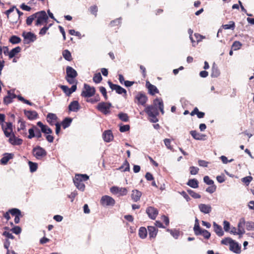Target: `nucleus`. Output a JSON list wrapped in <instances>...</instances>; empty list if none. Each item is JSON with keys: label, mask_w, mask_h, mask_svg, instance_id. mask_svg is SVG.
Listing matches in <instances>:
<instances>
[{"label": "nucleus", "mask_w": 254, "mask_h": 254, "mask_svg": "<svg viewBox=\"0 0 254 254\" xmlns=\"http://www.w3.org/2000/svg\"><path fill=\"white\" fill-rule=\"evenodd\" d=\"M89 179V176L86 174H76L73 179V183L76 187L81 191H84L85 189V185L83 183Z\"/></svg>", "instance_id": "obj_1"}, {"label": "nucleus", "mask_w": 254, "mask_h": 254, "mask_svg": "<svg viewBox=\"0 0 254 254\" xmlns=\"http://www.w3.org/2000/svg\"><path fill=\"white\" fill-rule=\"evenodd\" d=\"M112 107V104L110 102H102L99 103L96 108L99 111L105 115L110 114V108Z\"/></svg>", "instance_id": "obj_2"}, {"label": "nucleus", "mask_w": 254, "mask_h": 254, "mask_svg": "<svg viewBox=\"0 0 254 254\" xmlns=\"http://www.w3.org/2000/svg\"><path fill=\"white\" fill-rule=\"evenodd\" d=\"M95 88L85 83L84 84V90L81 92V96L84 97H91L95 93Z\"/></svg>", "instance_id": "obj_3"}, {"label": "nucleus", "mask_w": 254, "mask_h": 254, "mask_svg": "<svg viewBox=\"0 0 254 254\" xmlns=\"http://www.w3.org/2000/svg\"><path fill=\"white\" fill-rule=\"evenodd\" d=\"M33 156L37 159H41L47 155V152L45 149L40 146H37L32 149Z\"/></svg>", "instance_id": "obj_4"}, {"label": "nucleus", "mask_w": 254, "mask_h": 254, "mask_svg": "<svg viewBox=\"0 0 254 254\" xmlns=\"http://www.w3.org/2000/svg\"><path fill=\"white\" fill-rule=\"evenodd\" d=\"M35 14H37L36 15V18H37L35 23L36 26L41 25L44 21L46 22L48 19V16L44 10L36 12Z\"/></svg>", "instance_id": "obj_5"}, {"label": "nucleus", "mask_w": 254, "mask_h": 254, "mask_svg": "<svg viewBox=\"0 0 254 254\" xmlns=\"http://www.w3.org/2000/svg\"><path fill=\"white\" fill-rule=\"evenodd\" d=\"M22 36L24 38L23 43L25 44H29L34 42L37 39L36 35L31 32H23Z\"/></svg>", "instance_id": "obj_6"}, {"label": "nucleus", "mask_w": 254, "mask_h": 254, "mask_svg": "<svg viewBox=\"0 0 254 254\" xmlns=\"http://www.w3.org/2000/svg\"><path fill=\"white\" fill-rule=\"evenodd\" d=\"M100 203L104 206H113L115 204V200L110 196L104 195L101 199Z\"/></svg>", "instance_id": "obj_7"}, {"label": "nucleus", "mask_w": 254, "mask_h": 254, "mask_svg": "<svg viewBox=\"0 0 254 254\" xmlns=\"http://www.w3.org/2000/svg\"><path fill=\"white\" fill-rule=\"evenodd\" d=\"M110 191L114 194H119L121 196L127 194L128 191L126 188H120L117 186H113L110 188Z\"/></svg>", "instance_id": "obj_8"}, {"label": "nucleus", "mask_w": 254, "mask_h": 254, "mask_svg": "<svg viewBox=\"0 0 254 254\" xmlns=\"http://www.w3.org/2000/svg\"><path fill=\"white\" fill-rule=\"evenodd\" d=\"M108 84L113 90L116 91L117 93L119 94H122L123 93L125 94V95L127 94L126 90L121 86L113 84L111 81H108Z\"/></svg>", "instance_id": "obj_9"}, {"label": "nucleus", "mask_w": 254, "mask_h": 254, "mask_svg": "<svg viewBox=\"0 0 254 254\" xmlns=\"http://www.w3.org/2000/svg\"><path fill=\"white\" fill-rule=\"evenodd\" d=\"M144 112L147 114L148 117L154 116L155 114H159L157 106L154 104L147 106L144 109Z\"/></svg>", "instance_id": "obj_10"}, {"label": "nucleus", "mask_w": 254, "mask_h": 254, "mask_svg": "<svg viewBox=\"0 0 254 254\" xmlns=\"http://www.w3.org/2000/svg\"><path fill=\"white\" fill-rule=\"evenodd\" d=\"M135 98L138 101L137 104L142 106H145L148 99L146 95L142 92H138L135 96Z\"/></svg>", "instance_id": "obj_11"}, {"label": "nucleus", "mask_w": 254, "mask_h": 254, "mask_svg": "<svg viewBox=\"0 0 254 254\" xmlns=\"http://www.w3.org/2000/svg\"><path fill=\"white\" fill-rule=\"evenodd\" d=\"M146 212L148 217L152 220L155 219L158 214V210L155 207L152 206L148 207L146 210Z\"/></svg>", "instance_id": "obj_12"}, {"label": "nucleus", "mask_w": 254, "mask_h": 254, "mask_svg": "<svg viewBox=\"0 0 254 254\" xmlns=\"http://www.w3.org/2000/svg\"><path fill=\"white\" fill-rule=\"evenodd\" d=\"M246 221L244 218H241L238 224V234L240 237H241L245 233L244 226L245 225Z\"/></svg>", "instance_id": "obj_13"}, {"label": "nucleus", "mask_w": 254, "mask_h": 254, "mask_svg": "<svg viewBox=\"0 0 254 254\" xmlns=\"http://www.w3.org/2000/svg\"><path fill=\"white\" fill-rule=\"evenodd\" d=\"M194 234L196 236L202 235L204 239L208 240L211 236L210 233L205 229H202L201 228L194 232Z\"/></svg>", "instance_id": "obj_14"}, {"label": "nucleus", "mask_w": 254, "mask_h": 254, "mask_svg": "<svg viewBox=\"0 0 254 254\" xmlns=\"http://www.w3.org/2000/svg\"><path fill=\"white\" fill-rule=\"evenodd\" d=\"M66 76L65 77H70V78H74L77 76L76 71L72 67L67 66L66 68Z\"/></svg>", "instance_id": "obj_15"}, {"label": "nucleus", "mask_w": 254, "mask_h": 254, "mask_svg": "<svg viewBox=\"0 0 254 254\" xmlns=\"http://www.w3.org/2000/svg\"><path fill=\"white\" fill-rule=\"evenodd\" d=\"M199 210L203 213L208 214L212 210V207L209 204H199L198 205Z\"/></svg>", "instance_id": "obj_16"}, {"label": "nucleus", "mask_w": 254, "mask_h": 254, "mask_svg": "<svg viewBox=\"0 0 254 254\" xmlns=\"http://www.w3.org/2000/svg\"><path fill=\"white\" fill-rule=\"evenodd\" d=\"M16 97V95L14 93H11L10 91H8L7 95L3 98V103L5 105H8L12 102L13 99Z\"/></svg>", "instance_id": "obj_17"}, {"label": "nucleus", "mask_w": 254, "mask_h": 254, "mask_svg": "<svg viewBox=\"0 0 254 254\" xmlns=\"http://www.w3.org/2000/svg\"><path fill=\"white\" fill-rule=\"evenodd\" d=\"M37 125L41 128V131L45 134H51L52 133V130L47 126L44 125L41 122H37Z\"/></svg>", "instance_id": "obj_18"}, {"label": "nucleus", "mask_w": 254, "mask_h": 254, "mask_svg": "<svg viewBox=\"0 0 254 254\" xmlns=\"http://www.w3.org/2000/svg\"><path fill=\"white\" fill-rule=\"evenodd\" d=\"M229 249L231 251L236 254H240L241 253V246L239 244L234 241L229 246Z\"/></svg>", "instance_id": "obj_19"}, {"label": "nucleus", "mask_w": 254, "mask_h": 254, "mask_svg": "<svg viewBox=\"0 0 254 254\" xmlns=\"http://www.w3.org/2000/svg\"><path fill=\"white\" fill-rule=\"evenodd\" d=\"M146 86L148 89L149 93L152 95H154L156 93H159V90L157 87L151 84L149 81H146Z\"/></svg>", "instance_id": "obj_20"}, {"label": "nucleus", "mask_w": 254, "mask_h": 254, "mask_svg": "<svg viewBox=\"0 0 254 254\" xmlns=\"http://www.w3.org/2000/svg\"><path fill=\"white\" fill-rule=\"evenodd\" d=\"M8 141L10 143L13 145H21L23 142L22 139L16 137L13 133H12L11 136L9 138Z\"/></svg>", "instance_id": "obj_21"}, {"label": "nucleus", "mask_w": 254, "mask_h": 254, "mask_svg": "<svg viewBox=\"0 0 254 254\" xmlns=\"http://www.w3.org/2000/svg\"><path fill=\"white\" fill-rule=\"evenodd\" d=\"M113 135L110 130H105L103 133V138L106 142H109L113 139Z\"/></svg>", "instance_id": "obj_22"}, {"label": "nucleus", "mask_w": 254, "mask_h": 254, "mask_svg": "<svg viewBox=\"0 0 254 254\" xmlns=\"http://www.w3.org/2000/svg\"><path fill=\"white\" fill-rule=\"evenodd\" d=\"M24 115L29 120H34L38 117V114L35 111H24Z\"/></svg>", "instance_id": "obj_23"}, {"label": "nucleus", "mask_w": 254, "mask_h": 254, "mask_svg": "<svg viewBox=\"0 0 254 254\" xmlns=\"http://www.w3.org/2000/svg\"><path fill=\"white\" fill-rule=\"evenodd\" d=\"M141 195L142 193L141 191L138 190H132L131 197L134 202H137L140 200Z\"/></svg>", "instance_id": "obj_24"}, {"label": "nucleus", "mask_w": 254, "mask_h": 254, "mask_svg": "<svg viewBox=\"0 0 254 254\" xmlns=\"http://www.w3.org/2000/svg\"><path fill=\"white\" fill-rule=\"evenodd\" d=\"M153 104L155 106L158 107L162 114H164V104L162 99L161 98H156L153 101Z\"/></svg>", "instance_id": "obj_25"}, {"label": "nucleus", "mask_w": 254, "mask_h": 254, "mask_svg": "<svg viewBox=\"0 0 254 254\" xmlns=\"http://www.w3.org/2000/svg\"><path fill=\"white\" fill-rule=\"evenodd\" d=\"M79 109L80 106L77 101H73L68 105V110L71 112H76Z\"/></svg>", "instance_id": "obj_26"}, {"label": "nucleus", "mask_w": 254, "mask_h": 254, "mask_svg": "<svg viewBox=\"0 0 254 254\" xmlns=\"http://www.w3.org/2000/svg\"><path fill=\"white\" fill-rule=\"evenodd\" d=\"M213 225L214 227V231L217 236L219 237H221L224 235V232L222 230V227L220 225H219L215 222L213 223Z\"/></svg>", "instance_id": "obj_27"}, {"label": "nucleus", "mask_w": 254, "mask_h": 254, "mask_svg": "<svg viewBox=\"0 0 254 254\" xmlns=\"http://www.w3.org/2000/svg\"><path fill=\"white\" fill-rule=\"evenodd\" d=\"M58 119L56 114L53 113H49L47 116V121L51 125H55V121Z\"/></svg>", "instance_id": "obj_28"}, {"label": "nucleus", "mask_w": 254, "mask_h": 254, "mask_svg": "<svg viewBox=\"0 0 254 254\" xmlns=\"http://www.w3.org/2000/svg\"><path fill=\"white\" fill-rule=\"evenodd\" d=\"M149 236L150 238H155L157 234L158 230L155 226H149L148 227Z\"/></svg>", "instance_id": "obj_29"}, {"label": "nucleus", "mask_w": 254, "mask_h": 254, "mask_svg": "<svg viewBox=\"0 0 254 254\" xmlns=\"http://www.w3.org/2000/svg\"><path fill=\"white\" fill-rule=\"evenodd\" d=\"M13 155L11 153H5L0 160L2 164H6L8 161L13 158Z\"/></svg>", "instance_id": "obj_30"}, {"label": "nucleus", "mask_w": 254, "mask_h": 254, "mask_svg": "<svg viewBox=\"0 0 254 254\" xmlns=\"http://www.w3.org/2000/svg\"><path fill=\"white\" fill-rule=\"evenodd\" d=\"M21 50V49L20 47L17 46L13 49H12L9 53H8V57L9 59H12L13 58L16 54L20 53Z\"/></svg>", "instance_id": "obj_31"}, {"label": "nucleus", "mask_w": 254, "mask_h": 254, "mask_svg": "<svg viewBox=\"0 0 254 254\" xmlns=\"http://www.w3.org/2000/svg\"><path fill=\"white\" fill-rule=\"evenodd\" d=\"M187 185L192 188L196 189L198 187V182L195 179H190Z\"/></svg>", "instance_id": "obj_32"}, {"label": "nucleus", "mask_w": 254, "mask_h": 254, "mask_svg": "<svg viewBox=\"0 0 254 254\" xmlns=\"http://www.w3.org/2000/svg\"><path fill=\"white\" fill-rule=\"evenodd\" d=\"M190 134L196 140H202L203 137L205 136L204 135L197 132L196 130H191L190 131Z\"/></svg>", "instance_id": "obj_33"}, {"label": "nucleus", "mask_w": 254, "mask_h": 254, "mask_svg": "<svg viewBox=\"0 0 254 254\" xmlns=\"http://www.w3.org/2000/svg\"><path fill=\"white\" fill-rule=\"evenodd\" d=\"M220 74V71L218 67L214 64L211 69V76L212 77H217Z\"/></svg>", "instance_id": "obj_34"}, {"label": "nucleus", "mask_w": 254, "mask_h": 254, "mask_svg": "<svg viewBox=\"0 0 254 254\" xmlns=\"http://www.w3.org/2000/svg\"><path fill=\"white\" fill-rule=\"evenodd\" d=\"M72 119L70 118H65L62 122L63 127L64 129H65L66 128L69 127L72 122Z\"/></svg>", "instance_id": "obj_35"}, {"label": "nucleus", "mask_w": 254, "mask_h": 254, "mask_svg": "<svg viewBox=\"0 0 254 254\" xmlns=\"http://www.w3.org/2000/svg\"><path fill=\"white\" fill-rule=\"evenodd\" d=\"M147 235V231L145 227H141L139 228L138 231V235L141 239H144L146 237Z\"/></svg>", "instance_id": "obj_36"}, {"label": "nucleus", "mask_w": 254, "mask_h": 254, "mask_svg": "<svg viewBox=\"0 0 254 254\" xmlns=\"http://www.w3.org/2000/svg\"><path fill=\"white\" fill-rule=\"evenodd\" d=\"M21 41V38L15 35H12L9 39V42L12 44H18Z\"/></svg>", "instance_id": "obj_37"}, {"label": "nucleus", "mask_w": 254, "mask_h": 254, "mask_svg": "<svg viewBox=\"0 0 254 254\" xmlns=\"http://www.w3.org/2000/svg\"><path fill=\"white\" fill-rule=\"evenodd\" d=\"M63 56L67 61L72 60L71 53L68 50H65L63 52Z\"/></svg>", "instance_id": "obj_38"}, {"label": "nucleus", "mask_w": 254, "mask_h": 254, "mask_svg": "<svg viewBox=\"0 0 254 254\" xmlns=\"http://www.w3.org/2000/svg\"><path fill=\"white\" fill-rule=\"evenodd\" d=\"M9 212L11 214V215L16 217V216H22L21 211L16 208H12L9 210Z\"/></svg>", "instance_id": "obj_39"}, {"label": "nucleus", "mask_w": 254, "mask_h": 254, "mask_svg": "<svg viewBox=\"0 0 254 254\" xmlns=\"http://www.w3.org/2000/svg\"><path fill=\"white\" fill-rule=\"evenodd\" d=\"M102 80V77L100 72L95 73L93 77V80L95 83H100Z\"/></svg>", "instance_id": "obj_40"}, {"label": "nucleus", "mask_w": 254, "mask_h": 254, "mask_svg": "<svg viewBox=\"0 0 254 254\" xmlns=\"http://www.w3.org/2000/svg\"><path fill=\"white\" fill-rule=\"evenodd\" d=\"M222 27L224 29H232L234 30L235 27V22L233 21H230L228 24H224L222 25Z\"/></svg>", "instance_id": "obj_41"}, {"label": "nucleus", "mask_w": 254, "mask_h": 254, "mask_svg": "<svg viewBox=\"0 0 254 254\" xmlns=\"http://www.w3.org/2000/svg\"><path fill=\"white\" fill-rule=\"evenodd\" d=\"M28 164L30 168V171L31 173L35 172L37 170L38 168V165L36 163L29 161Z\"/></svg>", "instance_id": "obj_42"}, {"label": "nucleus", "mask_w": 254, "mask_h": 254, "mask_svg": "<svg viewBox=\"0 0 254 254\" xmlns=\"http://www.w3.org/2000/svg\"><path fill=\"white\" fill-rule=\"evenodd\" d=\"M119 118L122 121L127 122L128 121V116L127 114L120 113L118 114Z\"/></svg>", "instance_id": "obj_43"}, {"label": "nucleus", "mask_w": 254, "mask_h": 254, "mask_svg": "<svg viewBox=\"0 0 254 254\" xmlns=\"http://www.w3.org/2000/svg\"><path fill=\"white\" fill-rule=\"evenodd\" d=\"M60 87L66 94V96H69L70 94H71V92L70 91V88H69L67 86L60 85Z\"/></svg>", "instance_id": "obj_44"}, {"label": "nucleus", "mask_w": 254, "mask_h": 254, "mask_svg": "<svg viewBox=\"0 0 254 254\" xmlns=\"http://www.w3.org/2000/svg\"><path fill=\"white\" fill-rule=\"evenodd\" d=\"M187 191L189 194L194 198H200L201 197V195L200 194L190 189H188Z\"/></svg>", "instance_id": "obj_45"}, {"label": "nucleus", "mask_w": 254, "mask_h": 254, "mask_svg": "<svg viewBox=\"0 0 254 254\" xmlns=\"http://www.w3.org/2000/svg\"><path fill=\"white\" fill-rule=\"evenodd\" d=\"M36 127L35 126H33L32 127L30 128L28 130L29 135L28 138L29 139H32L35 137V127Z\"/></svg>", "instance_id": "obj_46"}, {"label": "nucleus", "mask_w": 254, "mask_h": 254, "mask_svg": "<svg viewBox=\"0 0 254 254\" xmlns=\"http://www.w3.org/2000/svg\"><path fill=\"white\" fill-rule=\"evenodd\" d=\"M167 231L169 232L171 235L176 239H177L180 235V232L177 230L168 229Z\"/></svg>", "instance_id": "obj_47"}, {"label": "nucleus", "mask_w": 254, "mask_h": 254, "mask_svg": "<svg viewBox=\"0 0 254 254\" xmlns=\"http://www.w3.org/2000/svg\"><path fill=\"white\" fill-rule=\"evenodd\" d=\"M234 241L233 240H232L231 238L229 237L225 238V239H223L221 241V243L222 245H229V246H230L231 244Z\"/></svg>", "instance_id": "obj_48"}, {"label": "nucleus", "mask_w": 254, "mask_h": 254, "mask_svg": "<svg viewBox=\"0 0 254 254\" xmlns=\"http://www.w3.org/2000/svg\"><path fill=\"white\" fill-rule=\"evenodd\" d=\"M37 14H33L27 17L26 19V24L27 25H31L33 21L36 18V15Z\"/></svg>", "instance_id": "obj_49"}, {"label": "nucleus", "mask_w": 254, "mask_h": 254, "mask_svg": "<svg viewBox=\"0 0 254 254\" xmlns=\"http://www.w3.org/2000/svg\"><path fill=\"white\" fill-rule=\"evenodd\" d=\"M241 46L242 44L239 41H236L233 43L232 48L235 51L238 50L241 48Z\"/></svg>", "instance_id": "obj_50"}, {"label": "nucleus", "mask_w": 254, "mask_h": 254, "mask_svg": "<svg viewBox=\"0 0 254 254\" xmlns=\"http://www.w3.org/2000/svg\"><path fill=\"white\" fill-rule=\"evenodd\" d=\"M164 142L166 147L170 150L174 151L173 147L171 145V140L170 139L165 138L164 140Z\"/></svg>", "instance_id": "obj_51"}, {"label": "nucleus", "mask_w": 254, "mask_h": 254, "mask_svg": "<svg viewBox=\"0 0 254 254\" xmlns=\"http://www.w3.org/2000/svg\"><path fill=\"white\" fill-rule=\"evenodd\" d=\"M245 225L247 230H254V222L252 221L246 222Z\"/></svg>", "instance_id": "obj_52"}, {"label": "nucleus", "mask_w": 254, "mask_h": 254, "mask_svg": "<svg viewBox=\"0 0 254 254\" xmlns=\"http://www.w3.org/2000/svg\"><path fill=\"white\" fill-rule=\"evenodd\" d=\"M203 181L208 185H212L214 184V181L210 179L208 176H205L204 177Z\"/></svg>", "instance_id": "obj_53"}, {"label": "nucleus", "mask_w": 254, "mask_h": 254, "mask_svg": "<svg viewBox=\"0 0 254 254\" xmlns=\"http://www.w3.org/2000/svg\"><path fill=\"white\" fill-rule=\"evenodd\" d=\"M210 186L206 189V191L210 193H212L216 191V186L214 184Z\"/></svg>", "instance_id": "obj_54"}, {"label": "nucleus", "mask_w": 254, "mask_h": 254, "mask_svg": "<svg viewBox=\"0 0 254 254\" xmlns=\"http://www.w3.org/2000/svg\"><path fill=\"white\" fill-rule=\"evenodd\" d=\"M190 174L192 175H195L197 174L199 168L196 167L191 166L190 167Z\"/></svg>", "instance_id": "obj_55"}, {"label": "nucleus", "mask_w": 254, "mask_h": 254, "mask_svg": "<svg viewBox=\"0 0 254 254\" xmlns=\"http://www.w3.org/2000/svg\"><path fill=\"white\" fill-rule=\"evenodd\" d=\"M89 11L92 14L94 15L95 16H97V12L98 11L97 6L95 5H92L90 7Z\"/></svg>", "instance_id": "obj_56"}, {"label": "nucleus", "mask_w": 254, "mask_h": 254, "mask_svg": "<svg viewBox=\"0 0 254 254\" xmlns=\"http://www.w3.org/2000/svg\"><path fill=\"white\" fill-rule=\"evenodd\" d=\"M252 180L253 178L251 176H248L242 178V181L243 183H245L246 185L248 186Z\"/></svg>", "instance_id": "obj_57"}, {"label": "nucleus", "mask_w": 254, "mask_h": 254, "mask_svg": "<svg viewBox=\"0 0 254 254\" xmlns=\"http://www.w3.org/2000/svg\"><path fill=\"white\" fill-rule=\"evenodd\" d=\"M11 231H12L13 233L18 235L21 232V229L19 226H16L11 229Z\"/></svg>", "instance_id": "obj_58"}, {"label": "nucleus", "mask_w": 254, "mask_h": 254, "mask_svg": "<svg viewBox=\"0 0 254 254\" xmlns=\"http://www.w3.org/2000/svg\"><path fill=\"white\" fill-rule=\"evenodd\" d=\"M223 227H224V230H225V231L229 232L230 229V223L226 220L224 221H223Z\"/></svg>", "instance_id": "obj_59"}, {"label": "nucleus", "mask_w": 254, "mask_h": 254, "mask_svg": "<svg viewBox=\"0 0 254 254\" xmlns=\"http://www.w3.org/2000/svg\"><path fill=\"white\" fill-rule=\"evenodd\" d=\"M2 130L4 132V134L6 137L10 138L11 136L12 131H11V130L6 129V128H4V126L2 127Z\"/></svg>", "instance_id": "obj_60"}, {"label": "nucleus", "mask_w": 254, "mask_h": 254, "mask_svg": "<svg viewBox=\"0 0 254 254\" xmlns=\"http://www.w3.org/2000/svg\"><path fill=\"white\" fill-rule=\"evenodd\" d=\"M220 159L221 160L222 162L224 164H227L228 163L232 162L234 161L233 159H231L230 160H228L227 158L225 156H221L220 157Z\"/></svg>", "instance_id": "obj_61"}, {"label": "nucleus", "mask_w": 254, "mask_h": 254, "mask_svg": "<svg viewBox=\"0 0 254 254\" xmlns=\"http://www.w3.org/2000/svg\"><path fill=\"white\" fill-rule=\"evenodd\" d=\"M99 90L100 92L104 96L105 99L106 100L108 99L106 89L104 87L101 86L99 88Z\"/></svg>", "instance_id": "obj_62"}, {"label": "nucleus", "mask_w": 254, "mask_h": 254, "mask_svg": "<svg viewBox=\"0 0 254 254\" xmlns=\"http://www.w3.org/2000/svg\"><path fill=\"white\" fill-rule=\"evenodd\" d=\"M35 137L38 139H40L42 137L41 130H40L37 127H35Z\"/></svg>", "instance_id": "obj_63"}, {"label": "nucleus", "mask_w": 254, "mask_h": 254, "mask_svg": "<svg viewBox=\"0 0 254 254\" xmlns=\"http://www.w3.org/2000/svg\"><path fill=\"white\" fill-rule=\"evenodd\" d=\"M130 127L128 125H123L120 127V131L121 132H124L129 130Z\"/></svg>", "instance_id": "obj_64"}]
</instances>
